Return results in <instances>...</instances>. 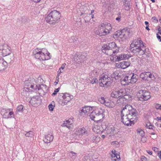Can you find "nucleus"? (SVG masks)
<instances>
[{
  "mask_svg": "<svg viewBox=\"0 0 161 161\" xmlns=\"http://www.w3.org/2000/svg\"><path fill=\"white\" fill-rule=\"evenodd\" d=\"M6 61V62L8 64H12L14 61V55L13 54H10L4 56Z\"/></svg>",
  "mask_w": 161,
  "mask_h": 161,
  "instance_id": "412c9836",
  "label": "nucleus"
},
{
  "mask_svg": "<svg viewBox=\"0 0 161 161\" xmlns=\"http://www.w3.org/2000/svg\"><path fill=\"white\" fill-rule=\"evenodd\" d=\"M145 75L144 74V72L141 73L140 75V77L143 80H146V78H145Z\"/></svg>",
  "mask_w": 161,
  "mask_h": 161,
  "instance_id": "c03bdc74",
  "label": "nucleus"
},
{
  "mask_svg": "<svg viewBox=\"0 0 161 161\" xmlns=\"http://www.w3.org/2000/svg\"><path fill=\"white\" fill-rule=\"evenodd\" d=\"M33 53L36 58L40 60H48L51 58L50 53L45 48H36L33 50Z\"/></svg>",
  "mask_w": 161,
  "mask_h": 161,
  "instance_id": "20e7f679",
  "label": "nucleus"
},
{
  "mask_svg": "<svg viewBox=\"0 0 161 161\" xmlns=\"http://www.w3.org/2000/svg\"><path fill=\"white\" fill-rule=\"evenodd\" d=\"M78 56L80 58L81 61L82 62L84 61L86 58V55L84 53L82 54L80 56L78 55Z\"/></svg>",
  "mask_w": 161,
  "mask_h": 161,
  "instance_id": "58836bf2",
  "label": "nucleus"
},
{
  "mask_svg": "<svg viewBox=\"0 0 161 161\" xmlns=\"http://www.w3.org/2000/svg\"><path fill=\"white\" fill-rule=\"evenodd\" d=\"M119 71H115L111 75V77L112 78L117 80L120 76V75H119Z\"/></svg>",
  "mask_w": 161,
  "mask_h": 161,
  "instance_id": "a878e982",
  "label": "nucleus"
},
{
  "mask_svg": "<svg viewBox=\"0 0 161 161\" xmlns=\"http://www.w3.org/2000/svg\"><path fill=\"white\" fill-rule=\"evenodd\" d=\"M115 35L116 36L118 37H119L120 38H122L123 37L122 35V31H118L117 32H116L115 34Z\"/></svg>",
  "mask_w": 161,
  "mask_h": 161,
  "instance_id": "4c0bfd02",
  "label": "nucleus"
},
{
  "mask_svg": "<svg viewBox=\"0 0 161 161\" xmlns=\"http://www.w3.org/2000/svg\"><path fill=\"white\" fill-rule=\"evenodd\" d=\"M136 131L137 133L142 136H143L144 135V132L143 130L140 129H138Z\"/></svg>",
  "mask_w": 161,
  "mask_h": 161,
  "instance_id": "c9c22d12",
  "label": "nucleus"
},
{
  "mask_svg": "<svg viewBox=\"0 0 161 161\" xmlns=\"http://www.w3.org/2000/svg\"><path fill=\"white\" fill-rule=\"evenodd\" d=\"M112 157L113 158H115V157L116 158H114V160L115 161H118L119 159H120V157L119 155L117 154H116L115 153H114L113 151H112Z\"/></svg>",
  "mask_w": 161,
  "mask_h": 161,
  "instance_id": "cd10ccee",
  "label": "nucleus"
},
{
  "mask_svg": "<svg viewBox=\"0 0 161 161\" xmlns=\"http://www.w3.org/2000/svg\"><path fill=\"white\" fill-rule=\"evenodd\" d=\"M32 1H34L35 2L38 3L41 0H31Z\"/></svg>",
  "mask_w": 161,
  "mask_h": 161,
  "instance_id": "338daca9",
  "label": "nucleus"
},
{
  "mask_svg": "<svg viewBox=\"0 0 161 161\" xmlns=\"http://www.w3.org/2000/svg\"><path fill=\"white\" fill-rule=\"evenodd\" d=\"M130 64V63L129 61H123L118 63L116 66L119 68L125 69L128 67Z\"/></svg>",
  "mask_w": 161,
  "mask_h": 161,
  "instance_id": "6ab92c4d",
  "label": "nucleus"
},
{
  "mask_svg": "<svg viewBox=\"0 0 161 161\" xmlns=\"http://www.w3.org/2000/svg\"><path fill=\"white\" fill-rule=\"evenodd\" d=\"M3 112L4 113L3 115V117L6 119L13 117L14 116L13 112L11 111V109H3Z\"/></svg>",
  "mask_w": 161,
  "mask_h": 161,
  "instance_id": "dca6fc26",
  "label": "nucleus"
},
{
  "mask_svg": "<svg viewBox=\"0 0 161 161\" xmlns=\"http://www.w3.org/2000/svg\"><path fill=\"white\" fill-rule=\"evenodd\" d=\"M55 106L52 105L51 104H49L48 106V108L50 110L53 111V110Z\"/></svg>",
  "mask_w": 161,
  "mask_h": 161,
  "instance_id": "a18cd8bd",
  "label": "nucleus"
},
{
  "mask_svg": "<svg viewBox=\"0 0 161 161\" xmlns=\"http://www.w3.org/2000/svg\"><path fill=\"white\" fill-rule=\"evenodd\" d=\"M10 49V47L6 44H4L3 46L1 47L0 49L2 50V53L3 56L4 57L10 54L11 52Z\"/></svg>",
  "mask_w": 161,
  "mask_h": 161,
  "instance_id": "ddd939ff",
  "label": "nucleus"
},
{
  "mask_svg": "<svg viewBox=\"0 0 161 161\" xmlns=\"http://www.w3.org/2000/svg\"><path fill=\"white\" fill-rule=\"evenodd\" d=\"M155 107L157 109H161V105L158 103H156L155 104Z\"/></svg>",
  "mask_w": 161,
  "mask_h": 161,
  "instance_id": "09e8293b",
  "label": "nucleus"
},
{
  "mask_svg": "<svg viewBox=\"0 0 161 161\" xmlns=\"http://www.w3.org/2000/svg\"><path fill=\"white\" fill-rule=\"evenodd\" d=\"M41 102V100L40 97L38 96H34L33 97L30 101V103L33 106H36L37 105L40 104Z\"/></svg>",
  "mask_w": 161,
  "mask_h": 161,
  "instance_id": "2eb2a0df",
  "label": "nucleus"
},
{
  "mask_svg": "<svg viewBox=\"0 0 161 161\" xmlns=\"http://www.w3.org/2000/svg\"><path fill=\"white\" fill-rule=\"evenodd\" d=\"M147 152L150 155H151L152 154L153 152L152 151L150 150L147 151Z\"/></svg>",
  "mask_w": 161,
  "mask_h": 161,
  "instance_id": "0e129e2a",
  "label": "nucleus"
},
{
  "mask_svg": "<svg viewBox=\"0 0 161 161\" xmlns=\"http://www.w3.org/2000/svg\"><path fill=\"white\" fill-rule=\"evenodd\" d=\"M149 77L151 79H154V75L153 74H152L151 73H150V75H149Z\"/></svg>",
  "mask_w": 161,
  "mask_h": 161,
  "instance_id": "13d9d810",
  "label": "nucleus"
},
{
  "mask_svg": "<svg viewBox=\"0 0 161 161\" xmlns=\"http://www.w3.org/2000/svg\"><path fill=\"white\" fill-rule=\"evenodd\" d=\"M61 17L60 13L57 10L52 11L46 18L47 22L50 24H54L58 22Z\"/></svg>",
  "mask_w": 161,
  "mask_h": 161,
  "instance_id": "39448f33",
  "label": "nucleus"
},
{
  "mask_svg": "<svg viewBox=\"0 0 161 161\" xmlns=\"http://www.w3.org/2000/svg\"><path fill=\"white\" fill-rule=\"evenodd\" d=\"M102 52L106 55L111 56L113 55V51L110 49L107 44L104 45L102 46Z\"/></svg>",
  "mask_w": 161,
  "mask_h": 161,
  "instance_id": "f3484780",
  "label": "nucleus"
},
{
  "mask_svg": "<svg viewBox=\"0 0 161 161\" xmlns=\"http://www.w3.org/2000/svg\"><path fill=\"white\" fill-rule=\"evenodd\" d=\"M66 65V64L64 63L62 65L60 69H62V70H64V69L65 68V66Z\"/></svg>",
  "mask_w": 161,
  "mask_h": 161,
  "instance_id": "bf43d9fd",
  "label": "nucleus"
},
{
  "mask_svg": "<svg viewBox=\"0 0 161 161\" xmlns=\"http://www.w3.org/2000/svg\"><path fill=\"white\" fill-rule=\"evenodd\" d=\"M124 8L125 10L128 11L130 9V8L128 5H127L125 6Z\"/></svg>",
  "mask_w": 161,
  "mask_h": 161,
  "instance_id": "6e6d98bb",
  "label": "nucleus"
},
{
  "mask_svg": "<svg viewBox=\"0 0 161 161\" xmlns=\"http://www.w3.org/2000/svg\"><path fill=\"white\" fill-rule=\"evenodd\" d=\"M88 18V17L87 16H86L85 17V22L86 23L89 21V19Z\"/></svg>",
  "mask_w": 161,
  "mask_h": 161,
  "instance_id": "4d7b16f0",
  "label": "nucleus"
},
{
  "mask_svg": "<svg viewBox=\"0 0 161 161\" xmlns=\"http://www.w3.org/2000/svg\"><path fill=\"white\" fill-rule=\"evenodd\" d=\"M157 37L158 39L159 40V41L161 42V36L158 35V34H157Z\"/></svg>",
  "mask_w": 161,
  "mask_h": 161,
  "instance_id": "052dcab7",
  "label": "nucleus"
},
{
  "mask_svg": "<svg viewBox=\"0 0 161 161\" xmlns=\"http://www.w3.org/2000/svg\"><path fill=\"white\" fill-rule=\"evenodd\" d=\"M122 96L123 97L125 101L129 100L130 98L131 97V96L129 94H127L126 92Z\"/></svg>",
  "mask_w": 161,
  "mask_h": 161,
  "instance_id": "2f4dec72",
  "label": "nucleus"
},
{
  "mask_svg": "<svg viewBox=\"0 0 161 161\" xmlns=\"http://www.w3.org/2000/svg\"><path fill=\"white\" fill-rule=\"evenodd\" d=\"M112 29L110 23H102L98 27V31H95V34L99 36H104L108 34Z\"/></svg>",
  "mask_w": 161,
  "mask_h": 161,
  "instance_id": "0eeeda50",
  "label": "nucleus"
},
{
  "mask_svg": "<svg viewBox=\"0 0 161 161\" xmlns=\"http://www.w3.org/2000/svg\"><path fill=\"white\" fill-rule=\"evenodd\" d=\"M146 127L149 129L152 130H153L154 128L153 126L151 125V123L149 122H147L146 124Z\"/></svg>",
  "mask_w": 161,
  "mask_h": 161,
  "instance_id": "72a5a7b5",
  "label": "nucleus"
},
{
  "mask_svg": "<svg viewBox=\"0 0 161 161\" xmlns=\"http://www.w3.org/2000/svg\"><path fill=\"white\" fill-rule=\"evenodd\" d=\"M64 70H62L61 69H59L58 71V75L56 78H58V76L60 75L62 73H63L64 71Z\"/></svg>",
  "mask_w": 161,
  "mask_h": 161,
  "instance_id": "37998d69",
  "label": "nucleus"
},
{
  "mask_svg": "<svg viewBox=\"0 0 161 161\" xmlns=\"http://www.w3.org/2000/svg\"><path fill=\"white\" fill-rule=\"evenodd\" d=\"M122 56L123 60H125L129 57V55L128 54H122Z\"/></svg>",
  "mask_w": 161,
  "mask_h": 161,
  "instance_id": "49530a36",
  "label": "nucleus"
},
{
  "mask_svg": "<svg viewBox=\"0 0 161 161\" xmlns=\"http://www.w3.org/2000/svg\"><path fill=\"white\" fill-rule=\"evenodd\" d=\"M26 132L25 135L26 137H33L34 136V133L32 131H30Z\"/></svg>",
  "mask_w": 161,
  "mask_h": 161,
  "instance_id": "7c9ffc66",
  "label": "nucleus"
},
{
  "mask_svg": "<svg viewBox=\"0 0 161 161\" xmlns=\"http://www.w3.org/2000/svg\"><path fill=\"white\" fill-rule=\"evenodd\" d=\"M93 110L91 113L90 116L91 119L97 123H101L103 121V118L104 117V113L105 110L100 108L93 107Z\"/></svg>",
  "mask_w": 161,
  "mask_h": 161,
  "instance_id": "7ed1b4c3",
  "label": "nucleus"
},
{
  "mask_svg": "<svg viewBox=\"0 0 161 161\" xmlns=\"http://www.w3.org/2000/svg\"><path fill=\"white\" fill-rule=\"evenodd\" d=\"M77 134L78 135H84L87 134V131L86 129L84 128H79L77 130Z\"/></svg>",
  "mask_w": 161,
  "mask_h": 161,
  "instance_id": "b1692460",
  "label": "nucleus"
},
{
  "mask_svg": "<svg viewBox=\"0 0 161 161\" xmlns=\"http://www.w3.org/2000/svg\"><path fill=\"white\" fill-rule=\"evenodd\" d=\"M97 73V72L94 70L91 72V76L93 78H90V80L91 83L92 84L97 83L98 81L97 79L95 77H93V75L94 74V73Z\"/></svg>",
  "mask_w": 161,
  "mask_h": 161,
  "instance_id": "393cba45",
  "label": "nucleus"
},
{
  "mask_svg": "<svg viewBox=\"0 0 161 161\" xmlns=\"http://www.w3.org/2000/svg\"><path fill=\"white\" fill-rule=\"evenodd\" d=\"M100 86L101 87H107L111 84V79L108 75L103 74L102 75L99 79Z\"/></svg>",
  "mask_w": 161,
  "mask_h": 161,
  "instance_id": "1a4fd4ad",
  "label": "nucleus"
},
{
  "mask_svg": "<svg viewBox=\"0 0 161 161\" xmlns=\"http://www.w3.org/2000/svg\"><path fill=\"white\" fill-rule=\"evenodd\" d=\"M114 127H108L107 129V132L108 134H110V135H113L114 133Z\"/></svg>",
  "mask_w": 161,
  "mask_h": 161,
  "instance_id": "c85d7f7f",
  "label": "nucleus"
},
{
  "mask_svg": "<svg viewBox=\"0 0 161 161\" xmlns=\"http://www.w3.org/2000/svg\"><path fill=\"white\" fill-rule=\"evenodd\" d=\"M94 12V10H92L91 11V13L89 15V16H91V18L93 19L94 18V14H93V13Z\"/></svg>",
  "mask_w": 161,
  "mask_h": 161,
  "instance_id": "5fc2aeb1",
  "label": "nucleus"
},
{
  "mask_svg": "<svg viewBox=\"0 0 161 161\" xmlns=\"http://www.w3.org/2000/svg\"><path fill=\"white\" fill-rule=\"evenodd\" d=\"M158 157L161 159V151H160L159 153H158Z\"/></svg>",
  "mask_w": 161,
  "mask_h": 161,
  "instance_id": "e2e57ef3",
  "label": "nucleus"
},
{
  "mask_svg": "<svg viewBox=\"0 0 161 161\" xmlns=\"http://www.w3.org/2000/svg\"><path fill=\"white\" fill-rule=\"evenodd\" d=\"M7 64L4 59L0 57V71L4 70L7 67Z\"/></svg>",
  "mask_w": 161,
  "mask_h": 161,
  "instance_id": "4be33fe9",
  "label": "nucleus"
},
{
  "mask_svg": "<svg viewBox=\"0 0 161 161\" xmlns=\"http://www.w3.org/2000/svg\"><path fill=\"white\" fill-rule=\"evenodd\" d=\"M70 153L72 154V156H71V157L73 158H75L76 156V153L74 152H73V151H71L70 152Z\"/></svg>",
  "mask_w": 161,
  "mask_h": 161,
  "instance_id": "603ef678",
  "label": "nucleus"
},
{
  "mask_svg": "<svg viewBox=\"0 0 161 161\" xmlns=\"http://www.w3.org/2000/svg\"><path fill=\"white\" fill-rule=\"evenodd\" d=\"M99 100L101 103L104 104L108 107L113 108L115 104L114 103L104 97H101Z\"/></svg>",
  "mask_w": 161,
  "mask_h": 161,
  "instance_id": "f8f14e48",
  "label": "nucleus"
},
{
  "mask_svg": "<svg viewBox=\"0 0 161 161\" xmlns=\"http://www.w3.org/2000/svg\"><path fill=\"white\" fill-rule=\"evenodd\" d=\"M156 119L158 121H159L160 120H161V117H157Z\"/></svg>",
  "mask_w": 161,
  "mask_h": 161,
  "instance_id": "774afa93",
  "label": "nucleus"
},
{
  "mask_svg": "<svg viewBox=\"0 0 161 161\" xmlns=\"http://www.w3.org/2000/svg\"><path fill=\"white\" fill-rule=\"evenodd\" d=\"M74 61L75 63V64H76V66H78V64L82 63V62L81 61L80 58L78 56H77L76 58L74 59Z\"/></svg>",
  "mask_w": 161,
  "mask_h": 161,
  "instance_id": "bb28decb",
  "label": "nucleus"
},
{
  "mask_svg": "<svg viewBox=\"0 0 161 161\" xmlns=\"http://www.w3.org/2000/svg\"><path fill=\"white\" fill-rule=\"evenodd\" d=\"M152 20L154 22L156 23H157L158 22V20L157 19V18L155 17H153L152 18Z\"/></svg>",
  "mask_w": 161,
  "mask_h": 161,
  "instance_id": "3c124183",
  "label": "nucleus"
},
{
  "mask_svg": "<svg viewBox=\"0 0 161 161\" xmlns=\"http://www.w3.org/2000/svg\"><path fill=\"white\" fill-rule=\"evenodd\" d=\"M73 118H70L64 121L62 125L63 127H66L69 129H70L71 126L70 125H72L73 123Z\"/></svg>",
  "mask_w": 161,
  "mask_h": 161,
  "instance_id": "aec40b11",
  "label": "nucleus"
},
{
  "mask_svg": "<svg viewBox=\"0 0 161 161\" xmlns=\"http://www.w3.org/2000/svg\"><path fill=\"white\" fill-rule=\"evenodd\" d=\"M121 113V121L125 125H131L137 120L138 112L130 105H125Z\"/></svg>",
  "mask_w": 161,
  "mask_h": 161,
  "instance_id": "f257e3e1",
  "label": "nucleus"
},
{
  "mask_svg": "<svg viewBox=\"0 0 161 161\" xmlns=\"http://www.w3.org/2000/svg\"><path fill=\"white\" fill-rule=\"evenodd\" d=\"M125 92V90L124 89H114L111 93V96L112 98H118L123 96Z\"/></svg>",
  "mask_w": 161,
  "mask_h": 161,
  "instance_id": "9b49d317",
  "label": "nucleus"
},
{
  "mask_svg": "<svg viewBox=\"0 0 161 161\" xmlns=\"http://www.w3.org/2000/svg\"><path fill=\"white\" fill-rule=\"evenodd\" d=\"M157 30L158 31V33H159L160 32H161V28L160 26H159L157 28Z\"/></svg>",
  "mask_w": 161,
  "mask_h": 161,
  "instance_id": "680f3d73",
  "label": "nucleus"
},
{
  "mask_svg": "<svg viewBox=\"0 0 161 161\" xmlns=\"http://www.w3.org/2000/svg\"><path fill=\"white\" fill-rule=\"evenodd\" d=\"M125 101L124 100L122 96L120 97L119 99L116 101V103L118 105L122 104L123 103L125 102Z\"/></svg>",
  "mask_w": 161,
  "mask_h": 161,
  "instance_id": "c756f323",
  "label": "nucleus"
},
{
  "mask_svg": "<svg viewBox=\"0 0 161 161\" xmlns=\"http://www.w3.org/2000/svg\"><path fill=\"white\" fill-rule=\"evenodd\" d=\"M144 73L145 75V78H146V79H147L148 77H149L150 73L149 72H144Z\"/></svg>",
  "mask_w": 161,
  "mask_h": 161,
  "instance_id": "864d4df0",
  "label": "nucleus"
},
{
  "mask_svg": "<svg viewBox=\"0 0 161 161\" xmlns=\"http://www.w3.org/2000/svg\"><path fill=\"white\" fill-rule=\"evenodd\" d=\"M92 139V140H91V141H92L93 142H97V141H96V140L97 139H99V137H96V136H92L91 137V138Z\"/></svg>",
  "mask_w": 161,
  "mask_h": 161,
  "instance_id": "a19ab883",
  "label": "nucleus"
},
{
  "mask_svg": "<svg viewBox=\"0 0 161 161\" xmlns=\"http://www.w3.org/2000/svg\"><path fill=\"white\" fill-rule=\"evenodd\" d=\"M123 37H126L128 36V32L126 30L124 29L121 30Z\"/></svg>",
  "mask_w": 161,
  "mask_h": 161,
  "instance_id": "e433bc0d",
  "label": "nucleus"
},
{
  "mask_svg": "<svg viewBox=\"0 0 161 161\" xmlns=\"http://www.w3.org/2000/svg\"><path fill=\"white\" fill-rule=\"evenodd\" d=\"M23 106L22 105H21L18 106L17 108V110L16 111V113L18 114L19 112H22L23 111Z\"/></svg>",
  "mask_w": 161,
  "mask_h": 161,
  "instance_id": "473e14b6",
  "label": "nucleus"
},
{
  "mask_svg": "<svg viewBox=\"0 0 161 161\" xmlns=\"http://www.w3.org/2000/svg\"><path fill=\"white\" fill-rule=\"evenodd\" d=\"M137 96L139 100L141 101H147L151 97L150 92L146 90L139 91Z\"/></svg>",
  "mask_w": 161,
  "mask_h": 161,
  "instance_id": "9d476101",
  "label": "nucleus"
},
{
  "mask_svg": "<svg viewBox=\"0 0 161 161\" xmlns=\"http://www.w3.org/2000/svg\"><path fill=\"white\" fill-rule=\"evenodd\" d=\"M58 94L59 97L63 98L59 101V103L63 106L66 105L73 98V96L67 93H59Z\"/></svg>",
  "mask_w": 161,
  "mask_h": 161,
  "instance_id": "6e6552de",
  "label": "nucleus"
},
{
  "mask_svg": "<svg viewBox=\"0 0 161 161\" xmlns=\"http://www.w3.org/2000/svg\"><path fill=\"white\" fill-rule=\"evenodd\" d=\"M98 128V127H97V128L96 127H95L93 128V130H94V131L96 132H97V133H98L100 132V130H99Z\"/></svg>",
  "mask_w": 161,
  "mask_h": 161,
  "instance_id": "8fccbe9b",
  "label": "nucleus"
},
{
  "mask_svg": "<svg viewBox=\"0 0 161 161\" xmlns=\"http://www.w3.org/2000/svg\"><path fill=\"white\" fill-rule=\"evenodd\" d=\"M111 144L116 147H118L119 146V142L117 141H114L112 142Z\"/></svg>",
  "mask_w": 161,
  "mask_h": 161,
  "instance_id": "79ce46f5",
  "label": "nucleus"
},
{
  "mask_svg": "<svg viewBox=\"0 0 161 161\" xmlns=\"http://www.w3.org/2000/svg\"><path fill=\"white\" fill-rule=\"evenodd\" d=\"M93 109V107L90 106H85L82 108V109L81 110V112L84 114L89 113L90 111H92Z\"/></svg>",
  "mask_w": 161,
  "mask_h": 161,
  "instance_id": "5701e85b",
  "label": "nucleus"
},
{
  "mask_svg": "<svg viewBox=\"0 0 161 161\" xmlns=\"http://www.w3.org/2000/svg\"><path fill=\"white\" fill-rule=\"evenodd\" d=\"M138 76L134 73L123 76L120 80V83L123 86H127L135 83L137 80Z\"/></svg>",
  "mask_w": 161,
  "mask_h": 161,
  "instance_id": "423d86ee",
  "label": "nucleus"
},
{
  "mask_svg": "<svg viewBox=\"0 0 161 161\" xmlns=\"http://www.w3.org/2000/svg\"><path fill=\"white\" fill-rule=\"evenodd\" d=\"M116 57H117V58L115 60L116 61H119L121 60H123L122 54L119 55L118 56H115V58Z\"/></svg>",
  "mask_w": 161,
  "mask_h": 161,
  "instance_id": "ea45409f",
  "label": "nucleus"
},
{
  "mask_svg": "<svg viewBox=\"0 0 161 161\" xmlns=\"http://www.w3.org/2000/svg\"><path fill=\"white\" fill-rule=\"evenodd\" d=\"M153 150L155 152H157L158 150V149L157 147H154L153 148Z\"/></svg>",
  "mask_w": 161,
  "mask_h": 161,
  "instance_id": "69168bd1",
  "label": "nucleus"
},
{
  "mask_svg": "<svg viewBox=\"0 0 161 161\" xmlns=\"http://www.w3.org/2000/svg\"><path fill=\"white\" fill-rule=\"evenodd\" d=\"M59 88H58L57 89H56L55 90L54 92L52 94V96H53L55 95L57 93L59 92Z\"/></svg>",
  "mask_w": 161,
  "mask_h": 161,
  "instance_id": "de8ad7c7",
  "label": "nucleus"
},
{
  "mask_svg": "<svg viewBox=\"0 0 161 161\" xmlns=\"http://www.w3.org/2000/svg\"><path fill=\"white\" fill-rule=\"evenodd\" d=\"M53 139V133L51 132L45 135L43 139V141L45 143H48L52 142Z\"/></svg>",
  "mask_w": 161,
  "mask_h": 161,
  "instance_id": "a211bd4d",
  "label": "nucleus"
},
{
  "mask_svg": "<svg viewBox=\"0 0 161 161\" xmlns=\"http://www.w3.org/2000/svg\"><path fill=\"white\" fill-rule=\"evenodd\" d=\"M108 45L110 49L113 51V55H115L119 52V48L116 46L114 42H111L109 43Z\"/></svg>",
  "mask_w": 161,
  "mask_h": 161,
  "instance_id": "4468645a",
  "label": "nucleus"
},
{
  "mask_svg": "<svg viewBox=\"0 0 161 161\" xmlns=\"http://www.w3.org/2000/svg\"><path fill=\"white\" fill-rule=\"evenodd\" d=\"M130 50L133 53L140 56L144 54L146 51L143 42L140 39L134 41L130 45Z\"/></svg>",
  "mask_w": 161,
  "mask_h": 161,
  "instance_id": "f03ea898",
  "label": "nucleus"
},
{
  "mask_svg": "<svg viewBox=\"0 0 161 161\" xmlns=\"http://www.w3.org/2000/svg\"><path fill=\"white\" fill-rule=\"evenodd\" d=\"M28 86H30V88H31L32 89H33L35 90H36L38 89V90H40L41 89V87H37V86L36 85H33L31 84H30Z\"/></svg>",
  "mask_w": 161,
  "mask_h": 161,
  "instance_id": "f704fd0d",
  "label": "nucleus"
}]
</instances>
